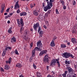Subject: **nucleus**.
Segmentation results:
<instances>
[{"label":"nucleus","mask_w":77,"mask_h":77,"mask_svg":"<svg viewBox=\"0 0 77 77\" xmlns=\"http://www.w3.org/2000/svg\"><path fill=\"white\" fill-rule=\"evenodd\" d=\"M0 69H1V71H2V72H4V71H5V70H4V69H3V68H1Z\"/></svg>","instance_id":"50"},{"label":"nucleus","mask_w":77,"mask_h":77,"mask_svg":"<svg viewBox=\"0 0 77 77\" xmlns=\"http://www.w3.org/2000/svg\"><path fill=\"white\" fill-rule=\"evenodd\" d=\"M41 42V40H39L37 42V46L38 47H39V48H42L43 47V45H42Z\"/></svg>","instance_id":"7"},{"label":"nucleus","mask_w":77,"mask_h":77,"mask_svg":"<svg viewBox=\"0 0 77 77\" xmlns=\"http://www.w3.org/2000/svg\"><path fill=\"white\" fill-rule=\"evenodd\" d=\"M71 42L73 44H75V45H77V40L74 38H71Z\"/></svg>","instance_id":"9"},{"label":"nucleus","mask_w":77,"mask_h":77,"mask_svg":"<svg viewBox=\"0 0 77 77\" xmlns=\"http://www.w3.org/2000/svg\"><path fill=\"white\" fill-rule=\"evenodd\" d=\"M38 33H39V35H40V37H42V35L44 34V31H41L39 32H38Z\"/></svg>","instance_id":"19"},{"label":"nucleus","mask_w":77,"mask_h":77,"mask_svg":"<svg viewBox=\"0 0 77 77\" xmlns=\"http://www.w3.org/2000/svg\"><path fill=\"white\" fill-rule=\"evenodd\" d=\"M7 50H8L7 48L5 46V48L3 50V52L6 53Z\"/></svg>","instance_id":"28"},{"label":"nucleus","mask_w":77,"mask_h":77,"mask_svg":"<svg viewBox=\"0 0 77 77\" xmlns=\"http://www.w3.org/2000/svg\"><path fill=\"white\" fill-rule=\"evenodd\" d=\"M14 53L15 54H17V55H19V54L18 53V52L17 51V49H16L14 51Z\"/></svg>","instance_id":"27"},{"label":"nucleus","mask_w":77,"mask_h":77,"mask_svg":"<svg viewBox=\"0 0 77 77\" xmlns=\"http://www.w3.org/2000/svg\"><path fill=\"white\" fill-rule=\"evenodd\" d=\"M3 11H4V9L2 8L1 10V13H3Z\"/></svg>","instance_id":"53"},{"label":"nucleus","mask_w":77,"mask_h":77,"mask_svg":"<svg viewBox=\"0 0 77 77\" xmlns=\"http://www.w3.org/2000/svg\"><path fill=\"white\" fill-rule=\"evenodd\" d=\"M33 28L30 29V31H31V32H32L31 33H33Z\"/></svg>","instance_id":"52"},{"label":"nucleus","mask_w":77,"mask_h":77,"mask_svg":"<svg viewBox=\"0 0 77 77\" xmlns=\"http://www.w3.org/2000/svg\"><path fill=\"white\" fill-rule=\"evenodd\" d=\"M20 16H26L27 15V13L25 12H23L20 13Z\"/></svg>","instance_id":"15"},{"label":"nucleus","mask_w":77,"mask_h":77,"mask_svg":"<svg viewBox=\"0 0 77 77\" xmlns=\"http://www.w3.org/2000/svg\"><path fill=\"white\" fill-rule=\"evenodd\" d=\"M38 77H41V73H38L37 74Z\"/></svg>","instance_id":"43"},{"label":"nucleus","mask_w":77,"mask_h":77,"mask_svg":"<svg viewBox=\"0 0 77 77\" xmlns=\"http://www.w3.org/2000/svg\"><path fill=\"white\" fill-rule=\"evenodd\" d=\"M47 52V50H42L39 54V55L40 56H43V54H46V53Z\"/></svg>","instance_id":"8"},{"label":"nucleus","mask_w":77,"mask_h":77,"mask_svg":"<svg viewBox=\"0 0 77 77\" xmlns=\"http://www.w3.org/2000/svg\"><path fill=\"white\" fill-rule=\"evenodd\" d=\"M43 27L45 29H47V26H45V25L43 26Z\"/></svg>","instance_id":"56"},{"label":"nucleus","mask_w":77,"mask_h":77,"mask_svg":"<svg viewBox=\"0 0 77 77\" xmlns=\"http://www.w3.org/2000/svg\"><path fill=\"white\" fill-rule=\"evenodd\" d=\"M76 3V2H75V1H73V5H75V4Z\"/></svg>","instance_id":"46"},{"label":"nucleus","mask_w":77,"mask_h":77,"mask_svg":"<svg viewBox=\"0 0 77 77\" xmlns=\"http://www.w3.org/2000/svg\"><path fill=\"white\" fill-rule=\"evenodd\" d=\"M42 5H43V7H45V4H44V3H42Z\"/></svg>","instance_id":"59"},{"label":"nucleus","mask_w":77,"mask_h":77,"mask_svg":"<svg viewBox=\"0 0 77 77\" xmlns=\"http://www.w3.org/2000/svg\"><path fill=\"white\" fill-rule=\"evenodd\" d=\"M33 66L34 69H36V65L34 63H33Z\"/></svg>","instance_id":"35"},{"label":"nucleus","mask_w":77,"mask_h":77,"mask_svg":"<svg viewBox=\"0 0 77 77\" xmlns=\"http://www.w3.org/2000/svg\"><path fill=\"white\" fill-rule=\"evenodd\" d=\"M19 77H23V76L21 75H20L19 76Z\"/></svg>","instance_id":"64"},{"label":"nucleus","mask_w":77,"mask_h":77,"mask_svg":"<svg viewBox=\"0 0 77 77\" xmlns=\"http://www.w3.org/2000/svg\"><path fill=\"white\" fill-rule=\"evenodd\" d=\"M65 74H66H66H68V71H65Z\"/></svg>","instance_id":"54"},{"label":"nucleus","mask_w":77,"mask_h":77,"mask_svg":"<svg viewBox=\"0 0 77 77\" xmlns=\"http://www.w3.org/2000/svg\"><path fill=\"white\" fill-rule=\"evenodd\" d=\"M67 44L69 46H70V42H67Z\"/></svg>","instance_id":"57"},{"label":"nucleus","mask_w":77,"mask_h":77,"mask_svg":"<svg viewBox=\"0 0 77 77\" xmlns=\"http://www.w3.org/2000/svg\"><path fill=\"white\" fill-rule=\"evenodd\" d=\"M11 43H14V42H16V38L15 37V36H13V37L11 39Z\"/></svg>","instance_id":"11"},{"label":"nucleus","mask_w":77,"mask_h":77,"mask_svg":"<svg viewBox=\"0 0 77 77\" xmlns=\"http://www.w3.org/2000/svg\"><path fill=\"white\" fill-rule=\"evenodd\" d=\"M54 0H50L49 2H47V5L44 8V11L45 12H47L48 10H50L51 9L52 6H53V2H54Z\"/></svg>","instance_id":"1"},{"label":"nucleus","mask_w":77,"mask_h":77,"mask_svg":"<svg viewBox=\"0 0 77 77\" xmlns=\"http://www.w3.org/2000/svg\"><path fill=\"white\" fill-rule=\"evenodd\" d=\"M70 53L68 52H65L63 54V55L64 57L66 59H67V58H69V54Z\"/></svg>","instance_id":"6"},{"label":"nucleus","mask_w":77,"mask_h":77,"mask_svg":"<svg viewBox=\"0 0 77 77\" xmlns=\"http://www.w3.org/2000/svg\"><path fill=\"white\" fill-rule=\"evenodd\" d=\"M24 22H23V20L22 18H21L20 19V26H21V27H23V26H24Z\"/></svg>","instance_id":"13"},{"label":"nucleus","mask_w":77,"mask_h":77,"mask_svg":"<svg viewBox=\"0 0 77 77\" xmlns=\"http://www.w3.org/2000/svg\"><path fill=\"white\" fill-rule=\"evenodd\" d=\"M49 60V59H48V58L45 57L44 60H43V61L44 62H45V63H49V62H48V60Z\"/></svg>","instance_id":"18"},{"label":"nucleus","mask_w":77,"mask_h":77,"mask_svg":"<svg viewBox=\"0 0 77 77\" xmlns=\"http://www.w3.org/2000/svg\"><path fill=\"white\" fill-rule=\"evenodd\" d=\"M6 52H3V53L2 54V56H5L6 55Z\"/></svg>","instance_id":"32"},{"label":"nucleus","mask_w":77,"mask_h":77,"mask_svg":"<svg viewBox=\"0 0 77 77\" xmlns=\"http://www.w3.org/2000/svg\"><path fill=\"white\" fill-rule=\"evenodd\" d=\"M51 10L48 11L47 13L45 14V15L46 17H48L49 14H51Z\"/></svg>","instance_id":"17"},{"label":"nucleus","mask_w":77,"mask_h":77,"mask_svg":"<svg viewBox=\"0 0 77 77\" xmlns=\"http://www.w3.org/2000/svg\"><path fill=\"white\" fill-rule=\"evenodd\" d=\"M9 9H10V8H9L8 9H7V10L6 11V12H8L9 11Z\"/></svg>","instance_id":"55"},{"label":"nucleus","mask_w":77,"mask_h":77,"mask_svg":"<svg viewBox=\"0 0 77 77\" xmlns=\"http://www.w3.org/2000/svg\"><path fill=\"white\" fill-rule=\"evenodd\" d=\"M6 63H9L11 64V62L9 60H7L6 61Z\"/></svg>","instance_id":"42"},{"label":"nucleus","mask_w":77,"mask_h":77,"mask_svg":"<svg viewBox=\"0 0 77 77\" xmlns=\"http://www.w3.org/2000/svg\"><path fill=\"white\" fill-rule=\"evenodd\" d=\"M33 14L35 16H38L39 15V13L36 10H35L33 11Z\"/></svg>","instance_id":"12"},{"label":"nucleus","mask_w":77,"mask_h":77,"mask_svg":"<svg viewBox=\"0 0 77 77\" xmlns=\"http://www.w3.org/2000/svg\"><path fill=\"white\" fill-rule=\"evenodd\" d=\"M28 39H29V37H28L24 38V39L26 41H27Z\"/></svg>","instance_id":"44"},{"label":"nucleus","mask_w":77,"mask_h":77,"mask_svg":"<svg viewBox=\"0 0 77 77\" xmlns=\"http://www.w3.org/2000/svg\"><path fill=\"white\" fill-rule=\"evenodd\" d=\"M66 45L65 44H62L61 45V48H65L66 47Z\"/></svg>","instance_id":"25"},{"label":"nucleus","mask_w":77,"mask_h":77,"mask_svg":"<svg viewBox=\"0 0 77 77\" xmlns=\"http://www.w3.org/2000/svg\"><path fill=\"white\" fill-rule=\"evenodd\" d=\"M52 74V75H54L55 74V72L53 71H52L51 72Z\"/></svg>","instance_id":"47"},{"label":"nucleus","mask_w":77,"mask_h":77,"mask_svg":"<svg viewBox=\"0 0 77 77\" xmlns=\"http://www.w3.org/2000/svg\"><path fill=\"white\" fill-rule=\"evenodd\" d=\"M9 66L8 65H5L4 67V69L6 70L9 69Z\"/></svg>","instance_id":"20"},{"label":"nucleus","mask_w":77,"mask_h":77,"mask_svg":"<svg viewBox=\"0 0 77 77\" xmlns=\"http://www.w3.org/2000/svg\"><path fill=\"white\" fill-rule=\"evenodd\" d=\"M17 14H19L20 12V9H18L17 11Z\"/></svg>","instance_id":"48"},{"label":"nucleus","mask_w":77,"mask_h":77,"mask_svg":"<svg viewBox=\"0 0 77 77\" xmlns=\"http://www.w3.org/2000/svg\"><path fill=\"white\" fill-rule=\"evenodd\" d=\"M75 28H76V29H77V24H76L75 25Z\"/></svg>","instance_id":"63"},{"label":"nucleus","mask_w":77,"mask_h":77,"mask_svg":"<svg viewBox=\"0 0 77 77\" xmlns=\"http://www.w3.org/2000/svg\"><path fill=\"white\" fill-rule=\"evenodd\" d=\"M72 33H76V30H73L72 31Z\"/></svg>","instance_id":"38"},{"label":"nucleus","mask_w":77,"mask_h":77,"mask_svg":"<svg viewBox=\"0 0 77 77\" xmlns=\"http://www.w3.org/2000/svg\"><path fill=\"white\" fill-rule=\"evenodd\" d=\"M63 9H64V10H65V9H66V7L64 5H63Z\"/></svg>","instance_id":"40"},{"label":"nucleus","mask_w":77,"mask_h":77,"mask_svg":"<svg viewBox=\"0 0 77 77\" xmlns=\"http://www.w3.org/2000/svg\"><path fill=\"white\" fill-rule=\"evenodd\" d=\"M59 58H58L57 59H53L51 61L50 64V66L55 65L56 62V63L57 64L58 67H60V62H59Z\"/></svg>","instance_id":"2"},{"label":"nucleus","mask_w":77,"mask_h":77,"mask_svg":"<svg viewBox=\"0 0 77 77\" xmlns=\"http://www.w3.org/2000/svg\"><path fill=\"white\" fill-rule=\"evenodd\" d=\"M23 27L22 26L20 28V33H22V31L23 30Z\"/></svg>","instance_id":"36"},{"label":"nucleus","mask_w":77,"mask_h":77,"mask_svg":"<svg viewBox=\"0 0 77 77\" xmlns=\"http://www.w3.org/2000/svg\"><path fill=\"white\" fill-rule=\"evenodd\" d=\"M47 77H51V75H49L47 76Z\"/></svg>","instance_id":"62"},{"label":"nucleus","mask_w":77,"mask_h":77,"mask_svg":"<svg viewBox=\"0 0 77 77\" xmlns=\"http://www.w3.org/2000/svg\"><path fill=\"white\" fill-rule=\"evenodd\" d=\"M5 47H7V50H8H8H12V47H11L10 46H7V45L5 46Z\"/></svg>","instance_id":"26"},{"label":"nucleus","mask_w":77,"mask_h":77,"mask_svg":"<svg viewBox=\"0 0 77 77\" xmlns=\"http://www.w3.org/2000/svg\"><path fill=\"white\" fill-rule=\"evenodd\" d=\"M12 27H11L9 28V30L8 31V32L9 34H12Z\"/></svg>","instance_id":"16"},{"label":"nucleus","mask_w":77,"mask_h":77,"mask_svg":"<svg viewBox=\"0 0 77 77\" xmlns=\"http://www.w3.org/2000/svg\"><path fill=\"white\" fill-rule=\"evenodd\" d=\"M19 2V1H18L16 2L15 5L14 6V9H17L18 8H19L20 7L19 6V4L18 3Z\"/></svg>","instance_id":"10"},{"label":"nucleus","mask_w":77,"mask_h":77,"mask_svg":"<svg viewBox=\"0 0 77 77\" xmlns=\"http://www.w3.org/2000/svg\"><path fill=\"white\" fill-rule=\"evenodd\" d=\"M46 24H47V26H49V22L47 21H46Z\"/></svg>","instance_id":"34"},{"label":"nucleus","mask_w":77,"mask_h":77,"mask_svg":"<svg viewBox=\"0 0 77 77\" xmlns=\"http://www.w3.org/2000/svg\"><path fill=\"white\" fill-rule=\"evenodd\" d=\"M55 42L54 40H52V41L50 43V46L52 47H55Z\"/></svg>","instance_id":"14"},{"label":"nucleus","mask_w":77,"mask_h":77,"mask_svg":"<svg viewBox=\"0 0 77 77\" xmlns=\"http://www.w3.org/2000/svg\"><path fill=\"white\" fill-rule=\"evenodd\" d=\"M17 24H18V26L19 27H20V19H17Z\"/></svg>","instance_id":"22"},{"label":"nucleus","mask_w":77,"mask_h":77,"mask_svg":"<svg viewBox=\"0 0 77 77\" xmlns=\"http://www.w3.org/2000/svg\"><path fill=\"white\" fill-rule=\"evenodd\" d=\"M53 39L52 40V41H55V39H57V37L56 36L54 35L53 38Z\"/></svg>","instance_id":"31"},{"label":"nucleus","mask_w":77,"mask_h":77,"mask_svg":"<svg viewBox=\"0 0 77 77\" xmlns=\"http://www.w3.org/2000/svg\"><path fill=\"white\" fill-rule=\"evenodd\" d=\"M55 11L56 14H59V11H58V10L57 9H56Z\"/></svg>","instance_id":"33"},{"label":"nucleus","mask_w":77,"mask_h":77,"mask_svg":"<svg viewBox=\"0 0 77 77\" xmlns=\"http://www.w3.org/2000/svg\"><path fill=\"white\" fill-rule=\"evenodd\" d=\"M5 5H2L1 8L2 9H5Z\"/></svg>","instance_id":"41"},{"label":"nucleus","mask_w":77,"mask_h":77,"mask_svg":"<svg viewBox=\"0 0 77 77\" xmlns=\"http://www.w3.org/2000/svg\"><path fill=\"white\" fill-rule=\"evenodd\" d=\"M67 70L68 71L69 74H74V70L71 67H67L66 68Z\"/></svg>","instance_id":"5"},{"label":"nucleus","mask_w":77,"mask_h":77,"mask_svg":"<svg viewBox=\"0 0 77 77\" xmlns=\"http://www.w3.org/2000/svg\"><path fill=\"white\" fill-rule=\"evenodd\" d=\"M69 57H71L72 58V59H74V56H73L72 54H71L70 53L69 54Z\"/></svg>","instance_id":"29"},{"label":"nucleus","mask_w":77,"mask_h":77,"mask_svg":"<svg viewBox=\"0 0 77 77\" xmlns=\"http://www.w3.org/2000/svg\"><path fill=\"white\" fill-rule=\"evenodd\" d=\"M60 1L61 3H62V6H64V5L65 4V2H64V1H63V0H60Z\"/></svg>","instance_id":"30"},{"label":"nucleus","mask_w":77,"mask_h":77,"mask_svg":"<svg viewBox=\"0 0 77 77\" xmlns=\"http://www.w3.org/2000/svg\"><path fill=\"white\" fill-rule=\"evenodd\" d=\"M16 66L18 68H21V64L20 63H18L16 65Z\"/></svg>","instance_id":"24"},{"label":"nucleus","mask_w":77,"mask_h":77,"mask_svg":"<svg viewBox=\"0 0 77 77\" xmlns=\"http://www.w3.org/2000/svg\"><path fill=\"white\" fill-rule=\"evenodd\" d=\"M8 60L10 62V63L12 61V58H11V57H9V58L8 59Z\"/></svg>","instance_id":"37"},{"label":"nucleus","mask_w":77,"mask_h":77,"mask_svg":"<svg viewBox=\"0 0 77 77\" xmlns=\"http://www.w3.org/2000/svg\"><path fill=\"white\" fill-rule=\"evenodd\" d=\"M7 23L8 24H10L11 23V22H10V20H9L7 21Z\"/></svg>","instance_id":"60"},{"label":"nucleus","mask_w":77,"mask_h":77,"mask_svg":"<svg viewBox=\"0 0 77 77\" xmlns=\"http://www.w3.org/2000/svg\"><path fill=\"white\" fill-rule=\"evenodd\" d=\"M38 27V32L42 31L41 26H39V23H37L35 24H34L33 26V28L35 32L38 31V29H37Z\"/></svg>","instance_id":"3"},{"label":"nucleus","mask_w":77,"mask_h":77,"mask_svg":"<svg viewBox=\"0 0 77 77\" xmlns=\"http://www.w3.org/2000/svg\"><path fill=\"white\" fill-rule=\"evenodd\" d=\"M5 20H6V19H8V18H9V15H8L6 16H5Z\"/></svg>","instance_id":"49"},{"label":"nucleus","mask_w":77,"mask_h":77,"mask_svg":"<svg viewBox=\"0 0 77 77\" xmlns=\"http://www.w3.org/2000/svg\"><path fill=\"white\" fill-rule=\"evenodd\" d=\"M30 47L31 48L33 47V43H31L30 44Z\"/></svg>","instance_id":"45"},{"label":"nucleus","mask_w":77,"mask_h":77,"mask_svg":"<svg viewBox=\"0 0 77 77\" xmlns=\"http://www.w3.org/2000/svg\"><path fill=\"white\" fill-rule=\"evenodd\" d=\"M42 51V49H40V48H38V47H35L34 50H33L32 53V57H34L35 56V51Z\"/></svg>","instance_id":"4"},{"label":"nucleus","mask_w":77,"mask_h":77,"mask_svg":"<svg viewBox=\"0 0 77 77\" xmlns=\"http://www.w3.org/2000/svg\"><path fill=\"white\" fill-rule=\"evenodd\" d=\"M65 64H71V61L69 60L67 61V60H66L65 61Z\"/></svg>","instance_id":"23"},{"label":"nucleus","mask_w":77,"mask_h":77,"mask_svg":"<svg viewBox=\"0 0 77 77\" xmlns=\"http://www.w3.org/2000/svg\"><path fill=\"white\" fill-rule=\"evenodd\" d=\"M66 74H65V73H63V74H62V76L63 77H66Z\"/></svg>","instance_id":"51"},{"label":"nucleus","mask_w":77,"mask_h":77,"mask_svg":"<svg viewBox=\"0 0 77 77\" xmlns=\"http://www.w3.org/2000/svg\"><path fill=\"white\" fill-rule=\"evenodd\" d=\"M38 18L39 19H41V18H42V16H41V15H39Z\"/></svg>","instance_id":"39"},{"label":"nucleus","mask_w":77,"mask_h":77,"mask_svg":"<svg viewBox=\"0 0 77 77\" xmlns=\"http://www.w3.org/2000/svg\"><path fill=\"white\" fill-rule=\"evenodd\" d=\"M9 15H11V16H12V15H13V13H10Z\"/></svg>","instance_id":"61"},{"label":"nucleus","mask_w":77,"mask_h":77,"mask_svg":"<svg viewBox=\"0 0 77 77\" xmlns=\"http://www.w3.org/2000/svg\"><path fill=\"white\" fill-rule=\"evenodd\" d=\"M47 70H48L49 69V66H47L46 67Z\"/></svg>","instance_id":"58"},{"label":"nucleus","mask_w":77,"mask_h":77,"mask_svg":"<svg viewBox=\"0 0 77 77\" xmlns=\"http://www.w3.org/2000/svg\"><path fill=\"white\" fill-rule=\"evenodd\" d=\"M35 6L36 4L35 3H34L33 4H30V7L31 9H32L33 8H34V7H35Z\"/></svg>","instance_id":"21"}]
</instances>
